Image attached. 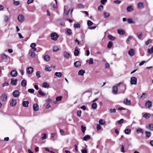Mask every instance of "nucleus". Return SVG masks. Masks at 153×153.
I'll return each mask as SVG.
<instances>
[{"label": "nucleus", "mask_w": 153, "mask_h": 153, "mask_svg": "<svg viewBox=\"0 0 153 153\" xmlns=\"http://www.w3.org/2000/svg\"><path fill=\"white\" fill-rule=\"evenodd\" d=\"M51 37L52 40L56 41L57 39L59 36L56 33H53L51 34Z\"/></svg>", "instance_id": "obj_1"}, {"label": "nucleus", "mask_w": 153, "mask_h": 153, "mask_svg": "<svg viewBox=\"0 0 153 153\" xmlns=\"http://www.w3.org/2000/svg\"><path fill=\"white\" fill-rule=\"evenodd\" d=\"M130 83L131 85H136L137 83V78L135 77H132L131 78Z\"/></svg>", "instance_id": "obj_2"}, {"label": "nucleus", "mask_w": 153, "mask_h": 153, "mask_svg": "<svg viewBox=\"0 0 153 153\" xmlns=\"http://www.w3.org/2000/svg\"><path fill=\"white\" fill-rule=\"evenodd\" d=\"M65 33L68 36H70L72 34V30L69 28H67L65 30Z\"/></svg>", "instance_id": "obj_3"}, {"label": "nucleus", "mask_w": 153, "mask_h": 153, "mask_svg": "<svg viewBox=\"0 0 153 153\" xmlns=\"http://www.w3.org/2000/svg\"><path fill=\"white\" fill-rule=\"evenodd\" d=\"M152 105V102L150 100L147 101L145 103V106L148 108H150Z\"/></svg>", "instance_id": "obj_4"}, {"label": "nucleus", "mask_w": 153, "mask_h": 153, "mask_svg": "<svg viewBox=\"0 0 153 153\" xmlns=\"http://www.w3.org/2000/svg\"><path fill=\"white\" fill-rule=\"evenodd\" d=\"M18 19L19 22H22L25 20V18L23 15L20 14L18 16Z\"/></svg>", "instance_id": "obj_5"}, {"label": "nucleus", "mask_w": 153, "mask_h": 153, "mask_svg": "<svg viewBox=\"0 0 153 153\" xmlns=\"http://www.w3.org/2000/svg\"><path fill=\"white\" fill-rule=\"evenodd\" d=\"M10 105L12 107L15 106L17 104L16 100L14 99H12L10 102Z\"/></svg>", "instance_id": "obj_6"}, {"label": "nucleus", "mask_w": 153, "mask_h": 153, "mask_svg": "<svg viewBox=\"0 0 153 153\" xmlns=\"http://www.w3.org/2000/svg\"><path fill=\"white\" fill-rule=\"evenodd\" d=\"M0 98L2 101H6L7 100V96L5 94H2L1 95Z\"/></svg>", "instance_id": "obj_7"}, {"label": "nucleus", "mask_w": 153, "mask_h": 153, "mask_svg": "<svg viewBox=\"0 0 153 153\" xmlns=\"http://www.w3.org/2000/svg\"><path fill=\"white\" fill-rule=\"evenodd\" d=\"M128 54L131 56H133L135 54V51L134 49H130L128 52Z\"/></svg>", "instance_id": "obj_8"}, {"label": "nucleus", "mask_w": 153, "mask_h": 153, "mask_svg": "<svg viewBox=\"0 0 153 153\" xmlns=\"http://www.w3.org/2000/svg\"><path fill=\"white\" fill-rule=\"evenodd\" d=\"M19 91L17 90L14 91L13 93V96L15 97H18L19 96Z\"/></svg>", "instance_id": "obj_9"}, {"label": "nucleus", "mask_w": 153, "mask_h": 153, "mask_svg": "<svg viewBox=\"0 0 153 153\" xmlns=\"http://www.w3.org/2000/svg\"><path fill=\"white\" fill-rule=\"evenodd\" d=\"M17 79H15L13 78H12L11 79L10 83L13 85L16 86L17 84Z\"/></svg>", "instance_id": "obj_10"}, {"label": "nucleus", "mask_w": 153, "mask_h": 153, "mask_svg": "<svg viewBox=\"0 0 153 153\" xmlns=\"http://www.w3.org/2000/svg\"><path fill=\"white\" fill-rule=\"evenodd\" d=\"M126 10L127 12H131L134 10V7L132 5H129L126 8Z\"/></svg>", "instance_id": "obj_11"}, {"label": "nucleus", "mask_w": 153, "mask_h": 153, "mask_svg": "<svg viewBox=\"0 0 153 153\" xmlns=\"http://www.w3.org/2000/svg\"><path fill=\"white\" fill-rule=\"evenodd\" d=\"M33 109L35 111H37L39 109V107L38 104L37 103H35L33 105Z\"/></svg>", "instance_id": "obj_12"}, {"label": "nucleus", "mask_w": 153, "mask_h": 153, "mask_svg": "<svg viewBox=\"0 0 153 153\" xmlns=\"http://www.w3.org/2000/svg\"><path fill=\"white\" fill-rule=\"evenodd\" d=\"M63 56L65 58L68 59L70 57V55L69 53L65 51L63 53Z\"/></svg>", "instance_id": "obj_13"}, {"label": "nucleus", "mask_w": 153, "mask_h": 153, "mask_svg": "<svg viewBox=\"0 0 153 153\" xmlns=\"http://www.w3.org/2000/svg\"><path fill=\"white\" fill-rule=\"evenodd\" d=\"M79 51L77 47H76L75 48V50L74 53V55L75 56H77L79 55Z\"/></svg>", "instance_id": "obj_14"}, {"label": "nucleus", "mask_w": 153, "mask_h": 153, "mask_svg": "<svg viewBox=\"0 0 153 153\" xmlns=\"http://www.w3.org/2000/svg\"><path fill=\"white\" fill-rule=\"evenodd\" d=\"M10 74L12 76L16 77L17 75V73L16 71L13 70L10 72Z\"/></svg>", "instance_id": "obj_15"}, {"label": "nucleus", "mask_w": 153, "mask_h": 153, "mask_svg": "<svg viewBox=\"0 0 153 153\" xmlns=\"http://www.w3.org/2000/svg\"><path fill=\"white\" fill-rule=\"evenodd\" d=\"M68 8V7L67 6H65L64 7V13L66 15H68L70 11V10H67V9Z\"/></svg>", "instance_id": "obj_16"}, {"label": "nucleus", "mask_w": 153, "mask_h": 153, "mask_svg": "<svg viewBox=\"0 0 153 153\" xmlns=\"http://www.w3.org/2000/svg\"><path fill=\"white\" fill-rule=\"evenodd\" d=\"M118 88L117 86H114L112 88V92L114 94H116L117 93Z\"/></svg>", "instance_id": "obj_17"}, {"label": "nucleus", "mask_w": 153, "mask_h": 153, "mask_svg": "<svg viewBox=\"0 0 153 153\" xmlns=\"http://www.w3.org/2000/svg\"><path fill=\"white\" fill-rule=\"evenodd\" d=\"M123 102L126 105H129L131 103V101L130 100H128L127 99H126L124 100Z\"/></svg>", "instance_id": "obj_18"}, {"label": "nucleus", "mask_w": 153, "mask_h": 153, "mask_svg": "<svg viewBox=\"0 0 153 153\" xmlns=\"http://www.w3.org/2000/svg\"><path fill=\"white\" fill-rule=\"evenodd\" d=\"M36 45V44L35 43H33L30 44V46L31 48L33 50V51H35L36 50V49L35 47Z\"/></svg>", "instance_id": "obj_19"}, {"label": "nucleus", "mask_w": 153, "mask_h": 153, "mask_svg": "<svg viewBox=\"0 0 153 153\" xmlns=\"http://www.w3.org/2000/svg\"><path fill=\"white\" fill-rule=\"evenodd\" d=\"M117 33L118 34L120 35H123L125 34V31L124 30L121 29H119L117 30Z\"/></svg>", "instance_id": "obj_20"}, {"label": "nucleus", "mask_w": 153, "mask_h": 153, "mask_svg": "<svg viewBox=\"0 0 153 153\" xmlns=\"http://www.w3.org/2000/svg\"><path fill=\"white\" fill-rule=\"evenodd\" d=\"M29 102L28 101H23L22 102V105L25 107H27L28 106Z\"/></svg>", "instance_id": "obj_21"}, {"label": "nucleus", "mask_w": 153, "mask_h": 153, "mask_svg": "<svg viewBox=\"0 0 153 153\" xmlns=\"http://www.w3.org/2000/svg\"><path fill=\"white\" fill-rule=\"evenodd\" d=\"M33 71V68H27V72L29 74H31Z\"/></svg>", "instance_id": "obj_22"}, {"label": "nucleus", "mask_w": 153, "mask_h": 153, "mask_svg": "<svg viewBox=\"0 0 153 153\" xmlns=\"http://www.w3.org/2000/svg\"><path fill=\"white\" fill-rule=\"evenodd\" d=\"M75 67H80L81 65V62L79 61H77L74 63Z\"/></svg>", "instance_id": "obj_23"}, {"label": "nucleus", "mask_w": 153, "mask_h": 153, "mask_svg": "<svg viewBox=\"0 0 153 153\" xmlns=\"http://www.w3.org/2000/svg\"><path fill=\"white\" fill-rule=\"evenodd\" d=\"M137 7L138 9L144 7L143 3L142 2H139L137 4Z\"/></svg>", "instance_id": "obj_24"}, {"label": "nucleus", "mask_w": 153, "mask_h": 153, "mask_svg": "<svg viewBox=\"0 0 153 153\" xmlns=\"http://www.w3.org/2000/svg\"><path fill=\"white\" fill-rule=\"evenodd\" d=\"M86 62L90 65L94 63L93 59L92 58H91L87 60L86 61Z\"/></svg>", "instance_id": "obj_25"}, {"label": "nucleus", "mask_w": 153, "mask_h": 153, "mask_svg": "<svg viewBox=\"0 0 153 153\" xmlns=\"http://www.w3.org/2000/svg\"><path fill=\"white\" fill-rule=\"evenodd\" d=\"M85 71L82 69H81L78 71V74L79 75L83 76L85 73Z\"/></svg>", "instance_id": "obj_26"}, {"label": "nucleus", "mask_w": 153, "mask_h": 153, "mask_svg": "<svg viewBox=\"0 0 153 153\" xmlns=\"http://www.w3.org/2000/svg\"><path fill=\"white\" fill-rule=\"evenodd\" d=\"M147 96V94L146 93H143L141 95V96L140 97V98L142 100H144L145 99Z\"/></svg>", "instance_id": "obj_27"}, {"label": "nucleus", "mask_w": 153, "mask_h": 153, "mask_svg": "<svg viewBox=\"0 0 153 153\" xmlns=\"http://www.w3.org/2000/svg\"><path fill=\"white\" fill-rule=\"evenodd\" d=\"M21 85L22 87H25L27 85V82L26 80L25 79L22 80L21 82Z\"/></svg>", "instance_id": "obj_28"}, {"label": "nucleus", "mask_w": 153, "mask_h": 153, "mask_svg": "<svg viewBox=\"0 0 153 153\" xmlns=\"http://www.w3.org/2000/svg\"><path fill=\"white\" fill-rule=\"evenodd\" d=\"M150 115L148 113H145L143 115V117L146 119H148L150 117Z\"/></svg>", "instance_id": "obj_29"}, {"label": "nucleus", "mask_w": 153, "mask_h": 153, "mask_svg": "<svg viewBox=\"0 0 153 153\" xmlns=\"http://www.w3.org/2000/svg\"><path fill=\"white\" fill-rule=\"evenodd\" d=\"M108 37L109 39L112 41L116 39L115 37H114L110 34L108 35Z\"/></svg>", "instance_id": "obj_30"}, {"label": "nucleus", "mask_w": 153, "mask_h": 153, "mask_svg": "<svg viewBox=\"0 0 153 153\" xmlns=\"http://www.w3.org/2000/svg\"><path fill=\"white\" fill-rule=\"evenodd\" d=\"M127 22L129 24H135V22L131 18H129L127 19Z\"/></svg>", "instance_id": "obj_31"}, {"label": "nucleus", "mask_w": 153, "mask_h": 153, "mask_svg": "<svg viewBox=\"0 0 153 153\" xmlns=\"http://www.w3.org/2000/svg\"><path fill=\"white\" fill-rule=\"evenodd\" d=\"M44 59L47 61H49L50 60V56L48 55H45L44 57Z\"/></svg>", "instance_id": "obj_32"}, {"label": "nucleus", "mask_w": 153, "mask_h": 153, "mask_svg": "<svg viewBox=\"0 0 153 153\" xmlns=\"http://www.w3.org/2000/svg\"><path fill=\"white\" fill-rule=\"evenodd\" d=\"M90 138V137L89 135H86L83 138V140L85 141H87L89 140Z\"/></svg>", "instance_id": "obj_33"}, {"label": "nucleus", "mask_w": 153, "mask_h": 153, "mask_svg": "<svg viewBox=\"0 0 153 153\" xmlns=\"http://www.w3.org/2000/svg\"><path fill=\"white\" fill-rule=\"evenodd\" d=\"M42 86L44 88H48L49 86V85L46 82H44L43 83Z\"/></svg>", "instance_id": "obj_34"}, {"label": "nucleus", "mask_w": 153, "mask_h": 153, "mask_svg": "<svg viewBox=\"0 0 153 153\" xmlns=\"http://www.w3.org/2000/svg\"><path fill=\"white\" fill-rule=\"evenodd\" d=\"M29 54L30 55V56L32 57H34L35 56V53L32 51H30Z\"/></svg>", "instance_id": "obj_35"}, {"label": "nucleus", "mask_w": 153, "mask_h": 153, "mask_svg": "<svg viewBox=\"0 0 153 153\" xmlns=\"http://www.w3.org/2000/svg\"><path fill=\"white\" fill-rule=\"evenodd\" d=\"M137 38L139 39H140L142 36V33L141 32H138L137 34Z\"/></svg>", "instance_id": "obj_36"}, {"label": "nucleus", "mask_w": 153, "mask_h": 153, "mask_svg": "<svg viewBox=\"0 0 153 153\" xmlns=\"http://www.w3.org/2000/svg\"><path fill=\"white\" fill-rule=\"evenodd\" d=\"M148 128L151 131H153V125L152 124H149L148 126Z\"/></svg>", "instance_id": "obj_37"}, {"label": "nucleus", "mask_w": 153, "mask_h": 153, "mask_svg": "<svg viewBox=\"0 0 153 153\" xmlns=\"http://www.w3.org/2000/svg\"><path fill=\"white\" fill-rule=\"evenodd\" d=\"M103 15L105 18H107L109 16L110 14L108 13L105 12L104 13Z\"/></svg>", "instance_id": "obj_38"}, {"label": "nucleus", "mask_w": 153, "mask_h": 153, "mask_svg": "<svg viewBox=\"0 0 153 153\" xmlns=\"http://www.w3.org/2000/svg\"><path fill=\"white\" fill-rule=\"evenodd\" d=\"M55 75L57 77H60L62 76V74L60 72H56L55 73Z\"/></svg>", "instance_id": "obj_39"}, {"label": "nucleus", "mask_w": 153, "mask_h": 153, "mask_svg": "<svg viewBox=\"0 0 153 153\" xmlns=\"http://www.w3.org/2000/svg\"><path fill=\"white\" fill-rule=\"evenodd\" d=\"M131 131V130L130 128H127L125 130L124 132L125 133L127 134H129V132H130Z\"/></svg>", "instance_id": "obj_40"}, {"label": "nucleus", "mask_w": 153, "mask_h": 153, "mask_svg": "<svg viewBox=\"0 0 153 153\" xmlns=\"http://www.w3.org/2000/svg\"><path fill=\"white\" fill-rule=\"evenodd\" d=\"M148 53L149 54H152L153 53V47L148 49Z\"/></svg>", "instance_id": "obj_41"}, {"label": "nucleus", "mask_w": 153, "mask_h": 153, "mask_svg": "<svg viewBox=\"0 0 153 153\" xmlns=\"http://www.w3.org/2000/svg\"><path fill=\"white\" fill-rule=\"evenodd\" d=\"M113 44V42L111 41H110L108 42V45H107V48H110L112 47V46Z\"/></svg>", "instance_id": "obj_42"}, {"label": "nucleus", "mask_w": 153, "mask_h": 153, "mask_svg": "<svg viewBox=\"0 0 153 153\" xmlns=\"http://www.w3.org/2000/svg\"><path fill=\"white\" fill-rule=\"evenodd\" d=\"M145 133L146 137L148 138L150 136L151 134V132L147 131H145Z\"/></svg>", "instance_id": "obj_43"}, {"label": "nucleus", "mask_w": 153, "mask_h": 153, "mask_svg": "<svg viewBox=\"0 0 153 153\" xmlns=\"http://www.w3.org/2000/svg\"><path fill=\"white\" fill-rule=\"evenodd\" d=\"M137 133H143V131L142 129L141 128H138L137 130Z\"/></svg>", "instance_id": "obj_44"}, {"label": "nucleus", "mask_w": 153, "mask_h": 153, "mask_svg": "<svg viewBox=\"0 0 153 153\" xmlns=\"http://www.w3.org/2000/svg\"><path fill=\"white\" fill-rule=\"evenodd\" d=\"M55 3L52 4V5L53 8H56L57 6V1L56 0H54Z\"/></svg>", "instance_id": "obj_45"}, {"label": "nucleus", "mask_w": 153, "mask_h": 153, "mask_svg": "<svg viewBox=\"0 0 153 153\" xmlns=\"http://www.w3.org/2000/svg\"><path fill=\"white\" fill-rule=\"evenodd\" d=\"M92 108L94 109H96L97 107V104L95 103H93L91 105Z\"/></svg>", "instance_id": "obj_46"}, {"label": "nucleus", "mask_w": 153, "mask_h": 153, "mask_svg": "<svg viewBox=\"0 0 153 153\" xmlns=\"http://www.w3.org/2000/svg\"><path fill=\"white\" fill-rule=\"evenodd\" d=\"M99 122L100 124H101L102 125H103L105 123V121L102 119H100L99 120Z\"/></svg>", "instance_id": "obj_47"}, {"label": "nucleus", "mask_w": 153, "mask_h": 153, "mask_svg": "<svg viewBox=\"0 0 153 153\" xmlns=\"http://www.w3.org/2000/svg\"><path fill=\"white\" fill-rule=\"evenodd\" d=\"M93 22L91 20H88L87 22V24L88 26H92L93 25Z\"/></svg>", "instance_id": "obj_48"}, {"label": "nucleus", "mask_w": 153, "mask_h": 153, "mask_svg": "<svg viewBox=\"0 0 153 153\" xmlns=\"http://www.w3.org/2000/svg\"><path fill=\"white\" fill-rule=\"evenodd\" d=\"M59 50V48L57 46H55L53 48V51L54 52L58 51Z\"/></svg>", "instance_id": "obj_49"}, {"label": "nucleus", "mask_w": 153, "mask_h": 153, "mask_svg": "<svg viewBox=\"0 0 153 153\" xmlns=\"http://www.w3.org/2000/svg\"><path fill=\"white\" fill-rule=\"evenodd\" d=\"M13 2V4L16 6H18L19 4V1H16L14 0Z\"/></svg>", "instance_id": "obj_50"}, {"label": "nucleus", "mask_w": 153, "mask_h": 153, "mask_svg": "<svg viewBox=\"0 0 153 153\" xmlns=\"http://www.w3.org/2000/svg\"><path fill=\"white\" fill-rule=\"evenodd\" d=\"M74 27L75 28H80V25L79 24H78V23L74 24Z\"/></svg>", "instance_id": "obj_51"}, {"label": "nucleus", "mask_w": 153, "mask_h": 153, "mask_svg": "<svg viewBox=\"0 0 153 153\" xmlns=\"http://www.w3.org/2000/svg\"><path fill=\"white\" fill-rule=\"evenodd\" d=\"M1 56L2 59H6L7 57V56L4 54H2Z\"/></svg>", "instance_id": "obj_52"}, {"label": "nucleus", "mask_w": 153, "mask_h": 153, "mask_svg": "<svg viewBox=\"0 0 153 153\" xmlns=\"http://www.w3.org/2000/svg\"><path fill=\"white\" fill-rule=\"evenodd\" d=\"M116 109L115 108L111 109L110 110V112L111 113H115L116 112Z\"/></svg>", "instance_id": "obj_53"}, {"label": "nucleus", "mask_w": 153, "mask_h": 153, "mask_svg": "<svg viewBox=\"0 0 153 153\" xmlns=\"http://www.w3.org/2000/svg\"><path fill=\"white\" fill-rule=\"evenodd\" d=\"M82 130L83 133H84L86 129V127L83 126H81Z\"/></svg>", "instance_id": "obj_54"}, {"label": "nucleus", "mask_w": 153, "mask_h": 153, "mask_svg": "<svg viewBox=\"0 0 153 153\" xmlns=\"http://www.w3.org/2000/svg\"><path fill=\"white\" fill-rule=\"evenodd\" d=\"M62 97L61 96L58 97L56 98V101H59L61 100Z\"/></svg>", "instance_id": "obj_55"}, {"label": "nucleus", "mask_w": 153, "mask_h": 153, "mask_svg": "<svg viewBox=\"0 0 153 153\" xmlns=\"http://www.w3.org/2000/svg\"><path fill=\"white\" fill-rule=\"evenodd\" d=\"M114 2L117 4H119L120 3L121 1L120 0H116L114 1Z\"/></svg>", "instance_id": "obj_56"}, {"label": "nucleus", "mask_w": 153, "mask_h": 153, "mask_svg": "<svg viewBox=\"0 0 153 153\" xmlns=\"http://www.w3.org/2000/svg\"><path fill=\"white\" fill-rule=\"evenodd\" d=\"M81 111L80 110L78 111L77 112V116L80 117L81 116Z\"/></svg>", "instance_id": "obj_57"}, {"label": "nucleus", "mask_w": 153, "mask_h": 153, "mask_svg": "<svg viewBox=\"0 0 153 153\" xmlns=\"http://www.w3.org/2000/svg\"><path fill=\"white\" fill-rule=\"evenodd\" d=\"M40 72L39 71H37L36 73V76L37 78H39L40 77Z\"/></svg>", "instance_id": "obj_58"}, {"label": "nucleus", "mask_w": 153, "mask_h": 153, "mask_svg": "<svg viewBox=\"0 0 153 153\" xmlns=\"http://www.w3.org/2000/svg\"><path fill=\"white\" fill-rule=\"evenodd\" d=\"M39 93L40 95L42 96H44L45 95V94L42 92L41 90H39Z\"/></svg>", "instance_id": "obj_59"}, {"label": "nucleus", "mask_w": 153, "mask_h": 153, "mask_svg": "<svg viewBox=\"0 0 153 153\" xmlns=\"http://www.w3.org/2000/svg\"><path fill=\"white\" fill-rule=\"evenodd\" d=\"M9 20V18L7 16H4V21L5 22H7Z\"/></svg>", "instance_id": "obj_60"}, {"label": "nucleus", "mask_w": 153, "mask_h": 153, "mask_svg": "<svg viewBox=\"0 0 153 153\" xmlns=\"http://www.w3.org/2000/svg\"><path fill=\"white\" fill-rule=\"evenodd\" d=\"M28 91L29 92L31 93H33L34 92V90L33 89H29Z\"/></svg>", "instance_id": "obj_61"}, {"label": "nucleus", "mask_w": 153, "mask_h": 153, "mask_svg": "<svg viewBox=\"0 0 153 153\" xmlns=\"http://www.w3.org/2000/svg\"><path fill=\"white\" fill-rule=\"evenodd\" d=\"M123 122V119H121L120 120L118 121V124H121Z\"/></svg>", "instance_id": "obj_62"}, {"label": "nucleus", "mask_w": 153, "mask_h": 153, "mask_svg": "<svg viewBox=\"0 0 153 153\" xmlns=\"http://www.w3.org/2000/svg\"><path fill=\"white\" fill-rule=\"evenodd\" d=\"M103 7L102 5H100L99 7L98 10H102L103 9Z\"/></svg>", "instance_id": "obj_63"}, {"label": "nucleus", "mask_w": 153, "mask_h": 153, "mask_svg": "<svg viewBox=\"0 0 153 153\" xmlns=\"http://www.w3.org/2000/svg\"><path fill=\"white\" fill-rule=\"evenodd\" d=\"M107 1V0H101L100 1L101 3L102 4H105Z\"/></svg>", "instance_id": "obj_64"}]
</instances>
